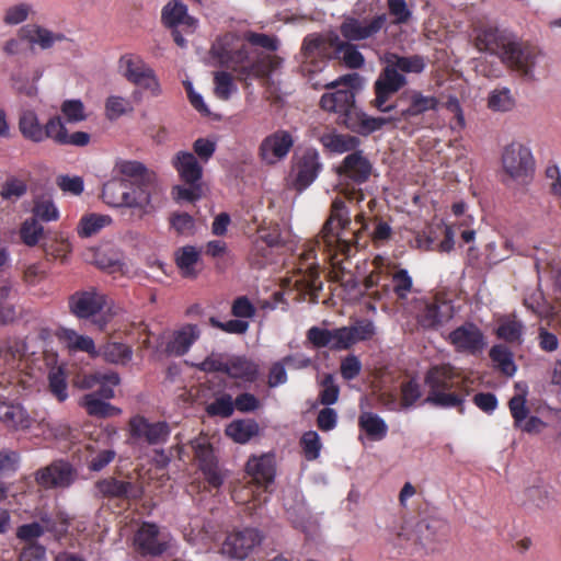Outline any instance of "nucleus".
Wrapping results in <instances>:
<instances>
[{"label": "nucleus", "instance_id": "f257e3e1", "mask_svg": "<svg viewBox=\"0 0 561 561\" xmlns=\"http://www.w3.org/2000/svg\"><path fill=\"white\" fill-rule=\"evenodd\" d=\"M244 41L248 44L228 33L214 43L213 55L221 65L236 71L240 79L265 77L279 68L282 59L271 54L278 48L275 36L247 32Z\"/></svg>", "mask_w": 561, "mask_h": 561}, {"label": "nucleus", "instance_id": "f03ea898", "mask_svg": "<svg viewBox=\"0 0 561 561\" xmlns=\"http://www.w3.org/2000/svg\"><path fill=\"white\" fill-rule=\"evenodd\" d=\"M362 78L358 73H348L325 84L333 92L321 96L320 105L324 111L339 114L340 122L353 133L368 136L379 130L390 118L371 117L358 110L355 104V91L360 87Z\"/></svg>", "mask_w": 561, "mask_h": 561}, {"label": "nucleus", "instance_id": "7ed1b4c3", "mask_svg": "<svg viewBox=\"0 0 561 561\" xmlns=\"http://www.w3.org/2000/svg\"><path fill=\"white\" fill-rule=\"evenodd\" d=\"M359 230L351 228V219L345 210L344 201L335 198L331 205V214L319 236L310 241L308 248L301 253L302 260L308 263L317 257V250L323 252L324 259L333 260L336 253L351 255L358 241Z\"/></svg>", "mask_w": 561, "mask_h": 561}, {"label": "nucleus", "instance_id": "20e7f679", "mask_svg": "<svg viewBox=\"0 0 561 561\" xmlns=\"http://www.w3.org/2000/svg\"><path fill=\"white\" fill-rule=\"evenodd\" d=\"M382 60L385 67L374 84L376 93L374 105L381 112H388L393 108L392 105L385 106L388 99L408 83L407 75H420L424 71L426 59L421 55L403 56L387 53Z\"/></svg>", "mask_w": 561, "mask_h": 561}, {"label": "nucleus", "instance_id": "39448f33", "mask_svg": "<svg viewBox=\"0 0 561 561\" xmlns=\"http://www.w3.org/2000/svg\"><path fill=\"white\" fill-rule=\"evenodd\" d=\"M468 378L463 371L450 364L432 366L424 378L428 387L426 403L440 408H454L462 403L463 396L458 393H468Z\"/></svg>", "mask_w": 561, "mask_h": 561}, {"label": "nucleus", "instance_id": "423d86ee", "mask_svg": "<svg viewBox=\"0 0 561 561\" xmlns=\"http://www.w3.org/2000/svg\"><path fill=\"white\" fill-rule=\"evenodd\" d=\"M375 334V325L369 320H360L353 325L334 330L311 327L307 331V340L316 347H329L333 351L347 350L359 341L370 339Z\"/></svg>", "mask_w": 561, "mask_h": 561}, {"label": "nucleus", "instance_id": "0eeeda50", "mask_svg": "<svg viewBox=\"0 0 561 561\" xmlns=\"http://www.w3.org/2000/svg\"><path fill=\"white\" fill-rule=\"evenodd\" d=\"M501 163L505 185L514 188H524L533 181L535 159L530 149L524 144L513 141L505 146Z\"/></svg>", "mask_w": 561, "mask_h": 561}, {"label": "nucleus", "instance_id": "6e6552de", "mask_svg": "<svg viewBox=\"0 0 561 561\" xmlns=\"http://www.w3.org/2000/svg\"><path fill=\"white\" fill-rule=\"evenodd\" d=\"M503 62L529 80L546 70L545 55L536 46L519 42H514Z\"/></svg>", "mask_w": 561, "mask_h": 561}, {"label": "nucleus", "instance_id": "1a4fd4ad", "mask_svg": "<svg viewBox=\"0 0 561 561\" xmlns=\"http://www.w3.org/2000/svg\"><path fill=\"white\" fill-rule=\"evenodd\" d=\"M161 22L171 30L172 37L180 47L186 45L183 33L193 34L199 25L198 20L191 15L187 7L179 0H171L162 8Z\"/></svg>", "mask_w": 561, "mask_h": 561}, {"label": "nucleus", "instance_id": "9d476101", "mask_svg": "<svg viewBox=\"0 0 561 561\" xmlns=\"http://www.w3.org/2000/svg\"><path fill=\"white\" fill-rule=\"evenodd\" d=\"M333 35L337 34L334 32L327 34L313 33L304 38L300 61L305 72L314 73L322 69L325 60L331 57V50H333V44L331 43V36Z\"/></svg>", "mask_w": 561, "mask_h": 561}, {"label": "nucleus", "instance_id": "9b49d317", "mask_svg": "<svg viewBox=\"0 0 561 561\" xmlns=\"http://www.w3.org/2000/svg\"><path fill=\"white\" fill-rule=\"evenodd\" d=\"M446 340L455 352L467 356H478L486 346L483 332L472 322L459 325L448 333Z\"/></svg>", "mask_w": 561, "mask_h": 561}, {"label": "nucleus", "instance_id": "f8f14e48", "mask_svg": "<svg viewBox=\"0 0 561 561\" xmlns=\"http://www.w3.org/2000/svg\"><path fill=\"white\" fill-rule=\"evenodd\" d=\"M387 22L385 13L370 19L347 15L340 25V32L346 42H363L376 37Z\"/></svg>", "mask_w": 561, "mask_h": 561}, {"label": "nucleus", "instance_id": "ddd939ff", "mask_svg": "<svg viewBox=\"0 0 561 561\" xmlns=\"http://www.w3.org/2000/svg\"><path fill=\"white\" fill-rule=\"evenodd\" d=\"M294 146L291 134L278 129L266 136L259 146V157L267 165H274L284 160Z\"/></svg>", "mask_w": 561, "mask_h": 561}, {"label": "nucleus", "instance_id": "4468645a", "mask_svg": "<svg viewBox=\"0 0 561 561\" xmlns=\"http://www.w3.org/2000/svg\"><path fill=\"white\" fill-rule=\"evenodd\" d=\"M261 540L262 536L253 528L233 531L226 537L220 552L230 559L243 560Z\"/></svg>", "mask_w": 561, "mask_h": 561}, {"label": "nucleus", "instance_id": "2eb2a0df", "mask_svg": "<svg viewBox=\"0 0 561 561\" xmlns=\"http://www.w3.org/2000/svg\"><path fill=\"white\" fill-rule=\"evenodd\" d=\"M130 437L135 442H146L149 445H158L167 442L170 427L165 422L151 423L140 415L129 421Z\"/></svg>", "mask_w": 561, "mask_h": 561}, {"label": "nucleus", "instance_id": "dca6fc26", "mask_svg": "<svg viewBox=\"0 0 561 561\" xmlns=\"http://www.w3.org/2000/svg\"><path fill=\"white\" fill-rule=\"evenodd\" d=\"M77 473L66 461H55L36 472V482L43 488H68L76 480Z\"/></svg>", "mask_w": 561, "mask_h": 561}, {"label": "nucleus", "instance_id": "f3484780", "mask_svg": "<svg viewBox=\"0 0 561 561\" xmlns=\"http://www.w3.org/2000/svg\"><path fill=\"white\" fill-rule=\"evenodd\" d=\"M373 172V163L358 148L348 153L337 167V173L346 180L360 184L366 182Z\"/></svg>", "mask_w": 561, "mask_h": 561}, {"label": "nucleus", "instance_id": "a211bd4d", "mask_svg": "<svg viewBox=\"0 0 561 561\" xmlns=\"http://www.w3.org/2000/svg\"><path fill=\"white\" fill-rule=\"evenodd\" d=\"M513 44L514 41L504 32L494 27H486L479 31L474 39V45L480 51L495 55L500 57L502 61L504 58H507V54Z\"/></svg>", "mask_w": 561, "mask_h": 561}, {"label": "nucleus", "instance_id": "6ab92c4d", "mask_svg": "<svg viewBox=\"0 0 561 561\" xmlns=\"http://www.w3.org/2000/svg\"><path fill=\"white\" fill-rule=\"evenodd\" d=\"M320 157L317 150L308 149L296 159L293 167L294 185L298 191L307 188L321 170Z\"/></svg>", "mask_w": 561, "mask_h": 561}, {"label": "nucleus", "instance_id": "aec40b11", "mask_svg": "<svg viewBox=\"0 0 561 561\" xmlns=\"http://www.w3.org/2000/svg\"><path fill=\"white\" fill-rule=\"evenodd\" d=\"M455 316V309L450 301L435 296L432 301L425 302L424 310L419 316L422 327L434 329L447 323Z\"/></svg>", "mask_w": 561, "mask_h": 561}, {"label": "nucleus", "instance_id": "412c9836", "mask_svg": "<svg viewBox=\"0 0 561 561\" xmlns=\"http://www.w3.org/2000/svg\"><path fill=\"white\" fill-rule=\"evenodd\" d=\"M105 306V297L94 288L77 291L69 298L70 311L78 318L87 319L100 312Z\"/></svg>", "mask_w": 561, "mask_h": 561}, {"label": "nucleus", "instance_id": "4be33fe9", "mask_svg": "<svg viewBox=\"0 0 561 561\" xmlns=\"http://www.w3.org/2000/svg\"><path fill=\"white\" fill-rule=\"evenodd\" d=\"M119 376L114 371H93L79 375L76 379V386L81 390H90L99 387L96 393L103 399H112L114 397V387L119 383Z\"/></svg>", "mask_w": 561, "mask_h": 561}, {"label": "nucleus", "instance_id": "5701e85b", "mask_svg": "<svg viewBox=\"0 0 561 561\" xmlns=\"http://www.w3.org/2000/svg\"><path fill=\"white\" fill-rule=\"evenodd\" d=\"M96 495L108 499L137 500L142 495V489L129 481L110 477L95 483Z\"/></svg>", "mask_w": 561, "mask_h": 561}, {"label": "nucleus", "instance_id": "b1692460", "mask_svg": "<svg viewBox=\"0 0 561 561\" xmlns=\"http://www.w3.org/2000/svg\"><path fill=\"white\" fill-rule=\"evenodd\" d=\"M423 523L417 520H405L394 528L388 538V542L399 550L407 552L417 551V531L425 530Z\"/></svg>", "mask_w": 561, "mask_h": 561}, {"label": "nucleus", "instance_id": "393cba45", "mask_svg": "<svg viewBox=\"0 0 561 561\" xmlns=\"http://www.w3.org/2000/svg\"><path fill=\"white\" fill-rule=\"evenodd\" d=\"M153 194L154 187L149 183V181L137 182L130 186L127 185V198L124 206L137 209L139 218H141L153 209Z\"/></svg>", "mask_w": 561, "mask_h": 561}, {"label": "nucleus", "instance_id": "a878e982", "mask_svg": "<svg viewBox=\"0 0 561 561\" xmlns=\"http://www.w3.org/2000/svg\"><path fill=\"white\" fill-rule=\"evenodd\" d=\"M0 422L12 431H25L32 426L33 420L19 403L0 401Z\"/></svg>", "mask_w": 561, "mask_h": 561}, {"label": "nucleus", "instance_id": "bb28decb", "mask_svg": "<svg viewBox=\"0 0 561 561\" xmlns=\"http://www.w3.org/2000/svg\"><path fill=\"white\" fill-rule=\"evenodd\" d=\"M320 144L324 149L332 153H351L360 146V139L350 134H341L335 130H329L320 135Z\"/></svg>", "mask_w": 561, "mask_h": 561}, {"label": "nucleus", "instance_id": "cd10ccee", "mask_svg": "<svg viewBox=\"0 0 561 561\" xmlns=\"http://www.w3.org/2000/svg\"><path fill=\"white\" fill-rule=\"evenodd\" d=\"M199 337V330L196 325L187 324L172 333L169 342L165 345V352L169 355L182 356L184 355L192 344Z\"/></svg>", "mask_w": 561, "mask_h": 561}, {"label": "nucleus", "instance_id": "c85d7f7f", "mask_svg": "<svg viewBox=\"0 0 561 561\" xmlns=\"http://www.w3.org/2000/svg\"><path fill=\"white\" fill-rule=\"evenodd\" d=\"M172 164L186 184L198 183L202 178L203 169L191 152H178L172 160Z\"/></svg>", "mask_w": 561, "mask_h": 561}, {"label": "nucleus", "instance_id": "c756f323", "mask_svg": "<svg viewBox=\"0 0 561 561\" xmlns=\"http://www.w3.org/2000/svg\"><path fill=\"white\" fill-rule=\"evenodd\" d=\"M158 527L153 524H144L136 535V543L144 554L158 556L167 549V543L159 539Z\"/></svg>", "mask_w": 561, "mask_h": 561}, {"label": "nucleus", "instance_id": "7c9ffc66", "mask_svg": "<svg viewBox=\"0 0 561 561\" xmlns=\"http://www.w3.org/2000/svg\"><path fill=\"white\" fill-rule=\"evenodd\" d=\"M15 293V283L9 277H0V325H9L19 318L16 307L8 302Z\"/></svg>", "mask_w": 561, "mask_h": 561}, {"label": "nucleus", "instance_id": "2f4dec72", "mask_svg": "<svg viewBox=\"0 0 561 561\" xmlns=\"http://www.w3.org/2000/svg\"><path fill=\"white\" fill-rule=\"evenodd\" d=\"M247 472L259 484H268L274 478V458L270 455L252 457L247 462Z\"/></svg>", "mask_w": 561, "mask_h": 561}, {"label": "nucleus", "instance_id": "473e14b6", "mask_svg": "<svg viewBox=\"0 0 561 561\" xmlns=\"http://www.w3.org/2000/svg\"><path fill=\"white\" fill-rule=\"evenodd\" d=\"M21 36L32 45L39 46L42 49H48L56 43L65 39L62 34L54 33L37 25H27L21 28Z\"/></svg>", "mask_w": 561, "mask_h": 561}, {"label": "nucleus", "instance_id": "72a5a7b5", "mask_svg": "<svg viewBox=\"0 0 561 561\" xmlns=\"http://www.w3.org/2000/svg\"><path fill=\"white\" fill-rule=\"evenodd\" d=\"M331 43L333 44V51L348 68L357 69L364 65L363 54L352 43L341 39L339 35L331 36Z\"/></svg>", "mask_w": 561, "mask_h": 561}, {"label": "nucleus", "instance_id": "f704fd0d", "mask_svg": "<svg viewBox=\"0 0 561 561\" xmlns=\"http://www.w3.org/2000/svg\"><path fill=\"white\" fill-rule=\"evenodd\" d=\"M99 393H88L81 398L80 405L83 407L87 413L95 417H111L118 415L121 409L112 405L105 401Z\"/></svg>", "mask_w": 561, "mask_h": 561}, {"label": "nucleus", "instance_id": "c9c22d12", "mask_svg": "<svg viewBox=\"0 0 561 561\" xmlns=\"http://www.w3.org/2000/svg\"><path fill=\"white\" fill-rule=\"evenodd\" d=\"M59 339L71 351L87 352L91 356H99L93 340L90 336L78 334L75 330L62 329Z\"/></svg>", "mask_w": 561, "mask_h": 561}, {"label": "nucleus", "instance_id": "e433bc0d", "mask_svg": "<svg viewBox=\"0 0 561 561\" xmlns=\"http://www.w3.org/2000/svg\"><path fill=\"white\" fill-rule=\"evenodd\" d=\"M226 374L234 379L253 381L257 376V366L245 357H231L228 360Z\"/></svg>", "mask_w": 561, "mask_h": 561}, {"label": "nucleus", "instance_id": "4c0bfd02", "mask_svg": "<svg viewBox=\"0 0 561 561\" xmlns=\"http://www.w3.org/2000/svg\"><path fill=\"white\" fill-rule=\"evenodd\" d=\"M391 290L401 304H404L410 295L416 293L413 286V278L407 270L399 268L392 273Z\"/></svg>", "mask_w": 561, "mask_h": 561}, {"label": "nucleus", "instance_id": "58836bf2", "mask_svg": "<svg viewBox=\"0 0 561 561\" xmlns=\"http://www.w3.org/2000/svg\"><path fill=\"white\" fill-rule=\"evenodd\" d=\"M359 427L373 439H382L388 432L386 422L377 414L363 412L358 417Z\"/></svg>", "mask_w": 561, "mask_h": 561}, {"label": "nucleus", "instance_id": "ea45409f", "mask_svg": "<svg viewBox=\"0 0 561 561\" xmlns=\"http://www.w3.org/2000/svg\"><path fill=\"white\" fill-rule=\"evenodd\" d=\"M199 261V252L194 247H183L178 251L176 264L182 276L195 278L198 275L196 265Z\"/></svg>", "mask_w": 561, "mask_h": 561}, {"label": "nucleus", "instance_id": "a19ab883", "mask_svg": "<svg viewBox=\"0 0 561 561\" xmlns=\"http://www.w3.org/2000/svg\"><path fill=\"white\" fill-rule=\"evenodd\" d=\"M523 333L524 325L515 316L502 317L499 320L496 334L500 339L510 343H522Z\"/></svg>", "mask_w": 561, "mask_h": 561}, {"label": "nucleus", "instance_id": "79ce46f5", "mask_svg": "<svg viewBox=\"0 0 561 561\" xmlns=\"http://www.w3.org/2000/svg\"><path fill=\"white\" fill-rule=\"evenodd\" d=\"M19 129L25 138L35 142L43 141L44 130L35 112L25 110L21 113Z\"/></svg>", "mask_w": 561, "mask_h": 561}, {"label": "nucleus", "instance_id": "37998d69", "mask_svg": "<svg viewBox=\"0 0 561 561\" xmlns=\"http://www.w3.org/2000/svg\"><path fill=\"white\" fill-rule=\"evenodd\" d=\"M257 432L259 425L252 420L233 421L226 428V434L240 444L249 442Z\"/></svg>", "mask_w": 561, "mask_h": 561}, {"label": "nucleus", "instance_id": "c03bdc74", "mask_svg": "<svg viewBox=\"0 0 561 561\" xmlns=\"http://www.w3.org/2000/svg\"><path fill=\"white\" fill-rule=\"evenodd\" d=\"M104 360L113 364H126L131 357V350L122 343L108 342L98 351Z\"/></svg>", "mask_w": 561, "mask_h": 561}, {"label": "nucleus", "instance_id": "a18cd8bd", "mask_svg": "<svg viewBox=\"0 0 561 561\" xmlns=\"http://www.w3.org/2000/svg\"><path fill=\"white\" fill-rule=\"evenodd\" d=\"M516 393L508 402L510 411L515 421V426H522V423L526 420L528 409L526 407V394L527 386L525 383H516Z\"/></svg>", "mask_w": 561, "mask_h": 561}, {"label": "nucleus", "instance_id": "49530a36", "mask_svg": "<svg viewBox=\"0 0 561 561\" xmlns=\"http://www.w3.org/2000/svg\"><path fill=\"white\" fill-rule=\"evenodd\" d=\"M127 184L113 180L104 184L102 191L103 201L114 207L124 206L126 202Z\"/></svg>", "mask_w": 561, "mask_h": 561}, {"label": "nucleus", "instance_id": "de8ad7c7", "mask_svg": "<svg viewBox=\"0 0 561 561\" xmlns=\"http://www.w3.org/2000/svg\"><path fill=\"white\" fill-rule=\"evenodd\" d=\"M112 218L102 214H90L81 218L78 232L81 237H91L98 233L102 228L108 226Z\"/></svg>", "mask_w": 561, "mask_h": 561}, {"label": "nucleus", "instance_id": "09e8293b", "mask_svg": "<svg viewBox=\"0 0 561 561\" xmlns=\"http://www.w3.org/2000/svg\"><path fill=\"white\" fill-rule=\"evenodd\" d=\"M490 357L495 366L506 376H513L516 366L511 352L504 345H494L490 351Z\"/></svg>", "mask_w": 561, "mask_h": 561}, {"label": "nucleus", "instance_id": "8fccbe9b", "mask_svg": "<svg viewBox=\"0 0 561 561\" xmlns=\"http://www.w3.org/2000/svg\"><path fill=\"white\" fill-rule=\"evenodd\" d=\"M115 170L127 178L134 179L137 182L150 181V173L145 165L138 161L121 160L116 162Z\"/></svg>", "mask_w": 561, "mask_h": 561}, {"label": "nucleus", "instance_id": "3c124183", "mask_svg": "<svg viewBox=\"0 0 561 561\" xmlns=\"http://www.w3.org/2000/svg\"><path fill=\"white\" fill-rule=\"evenodd\" d=\"M437 99L432 95H423L420 92H414L411 96L410 106L403 111L404 116H416L426 111L435 110L437 106Z\"/></svg>", "mask_w": 561, "mask_h": 561}, {"label": "nucleus", "instance_id": "603ef678", "mask_svg": "<svg viewBox=\"0 0 561 561\" xmlns=\"http://www.w3.org/2000/svg\"><path fill=\"white\" fill-rule=\"evenodd\" d=\"M214 92L220 100H228L231 94L237 90L233 78L230 73L225 71H217L214 75Z\"/></svg>", "mask_w": 561, "mask_h": 561}, {"label": "nucleus", "instance_id": "864d4df0", "mask_svg": "<svg viewBox=\"0 0 561 561\" xmlns=\"http://www.w3.org/2000/svg\"><path fill=\"white\" fill-rule=\"evenodd\" d=\"M44 228L34 218L25 220L20 229V236L22 241L28 245H36L43 237Z\"/></svg>", "mask_w": 561, "mask_h": 561}, {"label": "nucleus", "instance_id": "5fc2aeb1", "mask_svg": "<svg viewBox=\"0 0 561 561\" xmlns=\"http://www.w3.org/2000/svg\"><path fill=\"white\" fill-rule=\"evenodd\" d=\"M121 67L123 68L124 76L135 84L150 70V68L145 66L140 60L131 57L122 58Z\"/></svg>", "mask_w": 561, "mask_h": 561}, {"label": "nucleus", "instance_id": "6e6d98bb", "mask_svg": "<svg viewBox=\"0 0 561 561\" xmlns=\"http://www.w3.org/2000/svg\"><path fill=\"white\" fill-rule=\"evenodd\" d=\"M320 386V402L323 405L334 404L337 401L340 394V388L336 385L334 377L331 374L325 375L321 380Z\"/></svg>", "mask_w": 561, "mask_h": 561}, {"label": "nucleus", "instance_id": "4d7b16f0", "mask_svg": "<svg viewBox=\"0 0 561 561\" xmlns=\"http://www.w3.org/2000/svg\"><path fill=\"white\" fill-rule=\"evenodd\" d=\"M43 250L47 255L55 259L65 260L67 254L71 252V244L65 236H56L48 242L43 244Z\"/></svg>", "mask_w": 561, "mask_h": 561}, {"label": "nucleus", "instance_id": "13d9d810", "mask_svg": "<svg viewBox=\"0 0 561 561\" xmlns=\"http://www.w3.org/2000/svg\"><path fill=\"white\" fill-rule=\"evenodd\" d=\"M488 105L493 111L505 112L514 106V99L508 89L494 90L490 93Z\"/></svg>", "mask_w": 561, "mask_h": 561}, {"label": "nucleus", "instance_id": "bf43d9fd", "mask_svg": "<svg viewBox=\"0 0 561 561\" xmlns=\"http://www.w3.org/2000/svg\"><path fill=\"white\" fill-rule=\"evenodd\" d=\"M43 130H44L43 140L45 138H50L59 145H65V142H67L66 137H67L68 133H67V129H66L64 123L61 122L60 117L56 116V117L50 118L46 123Z\"/></svg>", "mask_w": 561, "mask_h": 561}, {"label": "nucleus", "instance_id": "052dcab7", "mask_svg": "<svg viewBox=\"0 0 561 561\" xmlns=\"http://www.w3.org/2000/svg\"><path fill=\"white\" fill-rule=\"evenodd\" d=\"M131 110L133 106L130 102L122 96H108L105 103L106 116L110 119H116Z\"/></svg>", "mask_w": 561, "mask_h": 561}, {"label": "nucleus", "instance_id": "680f3d73", "mask_svg": "<svg viewBox=\"0 0 561 561\" xmlns=\"http://www.w3.org/2000/svg\"><path fill=\"white\" fill-rule=\"evenodd\" d=\"M61 113L69 123H79L87 119L85 108L80 100H66L61 104Z\"/></svg>", "mask_w": 561, "mask_h": 561}, {"label": "nucleus", "instance_id": "e2e57ef3", "mask_svg": "<svg viewBox=\"0 0 561 561\" xmlns=\"http://www.w3.org/2000/svg\"><path fill=\"white\" fill-rule=\"evenodd\" d=\"M50 392L59 400L68 398L66 377L60 368L53 369L48 375Z\"/></svg>", "mask_w": 561, "mask_h": 561}, {"label": "nucleus", "instance_id": "0e129e2a", "mask_svg": "<svg viewBox=\"0 0 561 561\" xmlns=\"http://www.w3.org/2000/svg\"><path fill=\"white\" fill-rule=\"evenodd\" d=\"M387 7L394 24H405L410 21L412 12L405 0H387Z\"/></svg>", "mask_w": 561, "mask_h": 561}, {"label": "nucleus", "instance_id": "69168bd1", "mask_svg": "<svg viewBox=\"0 0 561 561\" xmlns=\"http://www.w3.org/2000/svg\"><path fill=\"white\" fill-rule=\"evenodd\" d=\"M234 410L233 399L230 394H222L218 397L213 403L207 407V412L210 415H219L229 417Z\"/></svg>", "mask_w": 561, "mask_h": 561}, {"label": "nucleus", "instance_id": "338daca9", "mask_svg": "<svg viewBox=\"0 0 561 561\" xmlns=\"http://www.w3.org/2000/svg\"><path fill=\"white\" fill-rule=\"evenodd\" d=\"M228 360L229 358H226L222 354L211 353L197 367L206 373L221 371L226 374Z\"/></svg>", "mask_w": 561, "mask_h": 561}, {"label": "nucleus", "instance_id": "774afa93", "mask_svg": "<svg viewBox=\"0 0 561 561\" xmlns=\"http://www.w3.org/2000/svg\"><path fill=\"white\" fill-rule=\"evenodd\" d=\"M301 445L304 447V451L306 458L308 460H314L319 457L321 449L320 436L314 431H309L304 434L301 438Z\"/></svg>", "mask_w": 561, "mask_h": 561}]
</instances>
